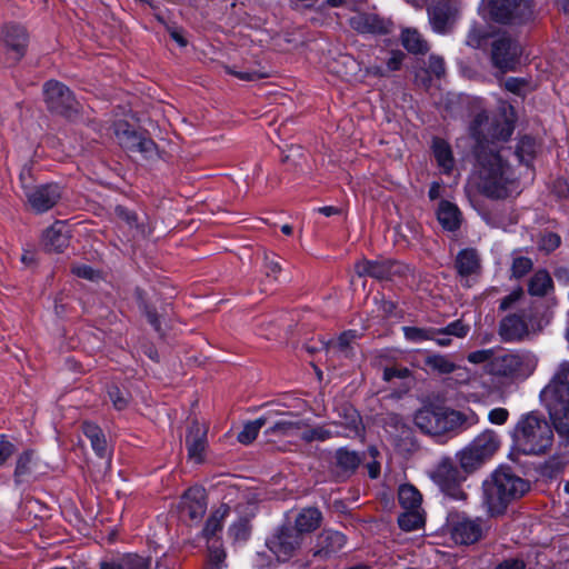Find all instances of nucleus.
<instances>
[{"mask_svg": "<svg viewBox=\"0 0 569 569\" xmlns=\"http://www.w3.org/2000/svg\"><path fill=\"white\" fill-rule=\"evenodd\" d=\"M400 528L405 531H413L421 528L425 523L421 510H405L398 518Z\"/></svg>", "mask_w": 569, "mask_h": 569, "instance_id": "41", "label": "nucleus"}, {"mask_svg": "<svg viewBox=\"0 0 569 569\" xmlns=\"http://www.w3.org/2000/svg\"><path fill=\"white\" fill-rule=\"evenodd\" d=\"M321 519V512L317 508H306L298 513L295 527L291 528L303 538V533L311 532L320 526Z\"/></svg>", "mask_w": 569, "mask_h": 569, "instance_id": "28", "label": "nucleus"}, {"mask_svg": "<svg viewBox=\"0 0 569 569\" xmlns=\"http://www.w3.org/2000/svg\"><path fill=\"white\" fill-rule=\"evenodd\" d=\"M14 452V446L8 440H0V466Z\"/></svg>", "mask_w": 569, "mask_h": 569, "instance_id": "62", "label": "nucleus"}, {"mask_svg": "<svg viewBox=\"0 0 569 569\" xmlns=\"http://www.w3.org/2000/svg\"><path fill=\"white\" fill-rule=\"evenodd\" d=\"M429 71L436 77H441L445 73V61L441 57L430 56L428 62Z\"/></svg>", "mask_w": 569, "mask_h": 569, "instance_id": "54", "label": "nucleus"}, {"mask_svg": "<svg viewBox=\"0 0 569 569\" xmlns=\"http://www.w3.org/2000/svg\"><path fill=\"white\" fill-rule=\"evenodd\" d=\"M361 457L356 451L340 448L336 451L337 466L346 473H352L359 467Z\"/></svg>", "mask_w": 569, "mask_h": 569, "instance_id": "36", "label": "nucleus"}, {"mask_svg": "<svg viewBox=\"0 0 569 569\" xmlns=\"http://www.w3.org/2000/svg\"><path fill=\"white\" fill-rule=\"evenodd\" d=\"M409 376H410V370L408 368H405V367H401V368L390 367V368H386L383 370V380L385 381H390L393 378L403 379V378H407Z\"/></svg>", "mask_w": 569, "mask_h": 569, "instance_id": "53", "label": "nucleus"}, {"mask_svg": "<svg viewBox=\"0 0 569 569\" xmlns=\"http://www.w3.org/2000/svg\"><path fill=\"white\" fill-rule=\"evenodd\" d=\"M350 26L359 33L385 34L389 23L373 13H357L350 18Z\"/></svg>", "mask_w": 569, "mask_h": 569, "instance_id": "25", "label": "nucleus"}, {"mask_svg": "<svg viewBox=\"0 0 569 569\" xmlns=\"http://www.w3.org/2000/svg\"><path fill=\"white\" fill-rule=\"evenodd\" d=\"M515 440L526 455L543 453L552 445V428L543 417L529 413L517 423Z\"/></svg>", "mask_w": 569, "mask_h": 569, "instance_id": "5", "label": "nucleus"}, {"mask_svg": "<svg viewBox=\"0 0 569 569\" xmlns=\"http://www.w3.org/2000/svg\"><path fill=\"white\" fill-rule=\"evenodd\" d=\"M402 46L413 54H425L429 51V44L423 36L412 28H407L401 32Z\"/></svg>", "mask_w": 569, "mask_h": 569, "instance_id": "31", "label": "nucleus"}, {"mask_svg": "<svg viewBox=\"0 0 569 569\" xmlns=\"http://www.w3.org/2000/svg\"><path fill=\"white\" fill-rule=\"evenodd\" d=\"M391 423L396 430L395 435L391 433L396 449L401 455H409L416 451L418 445L415 440L412 430L396 415L389 417L388 426Z\"/></svg>", "mask_w": 569, "mask_h": 569, "instance_id": "21", "label": "nucleus"}, {"mask_svg": "<svg viewBox=\"0 0 569 569\" xmlns=\"http://www.w3.org/2000/svg\"><path fill=\"white\" fill-rule=\"evenodd\" d=\"M521 296V292L520 291H515V292H511L510 295H508L507 297H505L502 300H501V303H500V309L501 310H507L508 308L511 307V305L513 302H516Z\"/></svg>", "mask_w": 569, "mask_h": 569, "instance_id": "64", "label": "nucleus"}, {"mask_svg": "<svg viewBox=\"0 0 569 569\" xmlns=\"http://www.w3.org/2000/svg\"><path fill=\"white\" fill-rule=\"evenodd\" d=\"M532 267L531 260L525 257H518L512 262V274L517 278L525 276Z\"/></svg>", "mask_w": 569, "mask_h": 569, "instance_id": "52", "label": "nucleus"}, {"mask_svg": "<svg viewBox=\"0 0 569 569\" xmlns=\"http://www.w3.org/2000/svg\"><path fill=\"white\" fill-rule=\"evenodd\" d=\"M483 39L485 37L482 32L477 28H472L466 38V44L471 48H480L482 46Z\"/></svg>", "mask_w": 569, "mask_h": 569, "instance_id": "57", "label": "nucleus"}, {"mask_svg": "<svg viewBox=\"0 0 569 569\" xmlns=\"http://www.w3.org/2000/svg\"><path fill=\"white\" fill-rule=\"evenodd\" d=\"M429 23L433 32L439 34L449 33L453 27V12L446 3H437L427 9Z\"/></svg>", "mask_w": 569, "mask_h": 569, "instance_id": "23", "label": "nucleus"}, {"mask_svg": "<svg viewBox=\"0 0 569 569\" xmlns=\"http://www.w3.org/2000/svg\"><path fill=\"white\" fill-rule=\"evenodd\" d=\"M513 132V126L512 123L507 120L502 119L501 121H498L492 131L490 132V136L495 140L499 141H506Z\"/></svg>", "mask_w": 569, "mask_h": 569, "instance_id": "46", "label": "nucleus"}, {"mask_svg": "<svg viewBox=\"0 0 569 569\" xmlns=\"http://www.w3.org/2000/svg\"><path fill=\"white\" fill-rule=\"evenodd\" d=\"M181 508L191 520H200L207 510L204 489L201 487L188 489L181 498Z\"/></svg>", "mask_w": 569, "mask_h": 569, "instance_id": "22", "label": "nucleus"}, {"mask_svg": "<svg viewBox=\"0 0 569 569\" xmlns=\"http://www.w3.org/2000/svg\"><path fill=\"white\" fill-rule=\"evenodd\" d=\"M413 421L423 433L441 436L470 428L478 423L479 417L470 409L459 411L442 407H423L416 412Z\"/></svg>", "mask_w": 569, "mask_h": 569, "instance_id": "3", "label": "nucleus"}, {"mask_svg": "<svg viewBox=\"0 0 569 569\" xmlns=\"http://www.w3.org/2000/svg\"><path fill=\"white\" fill-rule=\"evenodd\" d=\"M116 214L120 220L124 221L129 227H134L137 224V216L124 207L118 206L116 208Z\"/></svg>", "mask_w": 569, "mask_h": 569, "instance_id": "59", "label": "nucleus"}, {"mask_svg": "<svg viewBox=\"0 0 569 569\" xmlns=\"http://www.w3.org/2000/svg\"><path fill=\"white\" fill-rule=\"evenodd\" d=\"M478 191L491 199H503L516 190V179L510 166L499 152L480 148L471 177Z\"/></svg>", "mask_w": 569, "mask_h": 569, "instance_id": "1", "label": "nucleus"}, {"mask_svg": "<svg viewBox=\"0 0 569 569\" xmlns=\"http://www.w3.org/2000/svg\"><path fill=\"white\" fill-rule=\"evenodd\" d=\"M456 268L461 277H468L476 273L480 268L479 257L476 250H461L456 259Z\"/></svg>", "mask_w": 569, "mask_h": 569, "instance_id": "32", "label": "nucleus"}, {"mask_svg": "<svg viewBox=\"0 0 569 569\" xmlns=\"http://www.w3.org/2000/svg\"><path fill=\"white\" fill-rule=\"evenodd\" d=\"M500 438L493 430L486 429L479 433L457 457L460 468L466 473L473 472L482 463L492 458L500 447Z\"/></svg>", "mask_w": 569, "mask_h": 569, "instance_id": "6", "label": "nucleus"}, {"mask_svg": "<svg viewBox=\"0 0 569 569\" xmlns=\"http://www.w3.org/2000/svg\"><path fill=\"white\" fill-rule=\"evenodd\" d=\"M264 268L268 277L277 278V274L280 272L281 267L278 261L273 258H270L268 254L264 256Z\"/></svg>", "mask_w": 569, "mask_h": 569, "instance_id": "60", "label": "nucleus"}, {"mask_svg": "<svg viewBox=\"0 0 569 569\" xmlns=\"http://www.w3.org/2000/svg\"><path fill=\"white\" fill-rule=\"evenodd\" d=\"M43 96L48 108L56 113L71 118L80 110V104L63 83L50 80L43 84Z\"/></svg>", "mask_w": 569, "mask_h": 569, "instance_id": "10", "label": "nucleus"}, {"mask_svg": "<svg viewBox=\"0 0 569 569\" xmlns=\"http://www.w3.org/2000/svg\"><path fill=\"white\" fill-rule=\"evenodd\" d=\"M121 569H150V560L138 555H127L119 559Z\"/></svg>", "mask_w": 569, "mask_h": 569, "instance_id": "45", "label": "nucleus"}, {"mask_svg": "<svg viewBox=\"0 0 569 569\" xmlns=\"http://www.w3.org/2000/svg\"><path fill=\"white\" fill-rule=\"evenodd\" d=\"M226 70H227L228 73L237 77L238 79H240L242 81H254V80L262 79V78L267 77L266 72H261V71H258V70L241 71V70H236V69L230 68V67H227Z\"/></svg>", "mask_w": 569, "mask_h": 569, "instance_id": "50", "label": "nucleus"}, {"mask_svg": "<svg viewBox=\"0 0 569 569\" xmlns=\"http://www.w3.org/2000/svg\"><path fill=\"white\" fill-rule=\"evenodd\" d=\"M490 17L500 23L521 24L533 18L531 0H487Z\"/></svg>", "mask_w": 569, "mask_h": 569, "instance_id": "8", "label": "nucleus"}, {"mask_svg": "<svg viewBox=\"0 0 569 569\" xmlns=\"http://www.w3.org/2000/svg\"><path fill=\"white\" fill-rule=\"evenodd\" d=\"M521 53L519 42L509 36H499L491 43L492 64L503 72L516 69Z\"/></svg>", "mask_w": 569, "mask_h": 569, "instance_id": "13", "label": "nucleus"}, {"mask_svg": "<svg viewBox=\"0 0 569 569\" xmlns=\"http://www.w3.org/2000/svg\"><path fill=\"white\" fill-rule=\"evenodd\" d=\"M496 569H525V562L519 559H508L497 566Z\"/></svg>", "mask_w": 569, "mask_h": 569, "instance_id": "63", "label": "nucleus"}, {"mask_svg": "<svg viewBox=\"0 0 569 569\" xmlns=\"http://www.w3.org/2000/svg\"><path fill=\"white\" fill-rule=\"evenodd\" d=\"M72 272L77 277L88 279V280H96L99 278L98 272L94 271L91 267H89L87 264L74 266L72 268Z\"/></svg>", "mask_w": 569, "mask_h": 569, "instance_id": "56", "label": "nucleus"}, {"mask_svg": "<svg viewBox=\"0 0 569 569\" xmlns=\"http://www.w3.org/2000/svg\"><path fill=\"white\" fill-rule=\"evenodd\" d=\"M82 431L84 436L90 440L91 447L100 458H108L109 450L107 440L101 429L91 422H83Z\"/></svg>", "mask_w": 569, "mask_h": 569, "instance_id": "29", "label": "nucleus"}, {"mask_svg": "<svg viewBox=\"0 0 569 569\" xmlns=\"http://www.w3.org/2000/svg\"><path fill=\"white\" fill-rule=\"evenodd\" d=\"M346 545V537L336 530H323L317 536L311 555L318 560H328L337 555Z\"/></svg>", "mask_w": 569, "mask_h": 569, "instance_id": "16", "label": "nucleus"}, {"mask_svg": "<svg viewBox=\"0 0 569 569\" xmlns=\"http://www.w3.org/2000/svg\"><path fill=\"white\" fill-rule=\"evenodd\" d=\"M302 537L291 527H282L269 541L268 548L279 561H287L301 547Z\"/></svg>", "mask_w": 569, "mask_h": 569, "instance_id": "15", "label": "nucleus"}, {"mask_svg": "<svg viewBox=\"0 0 569 569\" xmlns=\"http://www.w3.org/2000/svg\"><path fill=\"white\" fill-rule=\"evenodd\" d=\"M270 418L267 416L259 417L253 421L247 422L242 430L238 433V441L242 445L251 443L258 436L260 429L269 422Z\"/></svg>", "mask_w": 569, "mask_h": 569, "instance_id": "37", "label": "nucleus"}, {"mask_svg": "<svg viewBox=\"0 0 569 569\" xmlns=\"http://www.w3.org/2000/svg\"><path fill=\"white\" fill-rule=\"evenodd\" d=\"M425 365L440 375L451 373L457 368V366L447 356L443 355L428 356L425 359Z\"/></svg>", "mask_w": 569, "mask_h": 569, "instance_id": "42", "label": "nucleus"}, {"mask_svg": "<svg viewBox=\"0 0 569 569\" xmlns=\"http://www.w3.org/2000/svg\"><path fill=\"white\" fill-rule=\"evenodd\" d=\"M429 476L449 498L453 500L466 499V492L461 488V482L465 481L466 476L455 466L451 458H441L430 470Z\"/></svg>", "mask_w": 569, "mask_h": 569, "instance_id": "9", "label": "nucleus"}, {"mask_svg": "<svg viewBox=\"0 0 569 569\" xmlns=\"http://www.w3.org/2000/svg\"><path fill=\"white\" fill-rule=\"evenodd\" d=\"M526 84H527V81L525 79L515 78V77H510L505 81V88L508 91H510L512 93H517V94L521 93V91L523 90Z\"/></svg>", "mask_w": 569, "mask_h": 569, "instance_id": "58", "label": "nucleus"}, {"mask_svg": "<svg viewBox=\"0 0 569 569\" xmlns=\"http://www.w3.org/2000/svg\"><path fill=\"white\" fill-rule=\"evenodd\" d=\"M339 420L338 429L341 431L340 437H357L363 431L362 419L358 411L349 405H345L338 410Z\"/></svg>", "mask_w": 569, "mask_h": 569, "instance_id": "24", "label": "nucleus"}, {"mask_svg": "<svg viewBox=\"0 0 569 569\" xmlns=\"http://www.w3.org/2000/svg\"><path fill=\"white\" fill-rule=\"evenodd\" d=\"M340 436L341 431L338 429V422H329L323 426H317L315 428L303 430L300 433V438L306 442L326 441Z\"/></svg>", "mask_w": 569, "mask_h": 569, "instance_id": "30", "label": "nucleus"}, {"mask_svg": "<svg viewBox=\"0 0 569 569\" xmlns=\"http://www.w3.org/2000/svg\"><path fill=\"white\" fill-rule=\"evenodd\" d=\"M542 397L555 429L569 445V363L560 366L553 379L543 389Z\"/></svg>", "mask_w": 569, "mask_h": 569, "instance_id": "4", "label": "nucleus"}, {"mask_svg": "<svg viewBox=\"0 0 569 569\" xmlns=\"http://www.w3.org/2000/svg\"><path fill=\"white\" fill-rule=\"evenodd\" d=\"M552 287V279L545 270L537 271L529 282V292L532 296H545Z\"/></svg>", "mask_w": 569, "mask_h": 569, "instance_id": "39", "label": "nucleus"}, {"mask_svg": "<svg viewBox=\"0 0 569 569\" xmlns=\"http://www.w3.org/2000/svg\"><path fill=\"white\" fill-rule=\"evenodd\" d=\"M228 513L227 507H221L216 510L207 520L203 528V536L210 540L217 536L222 529V521Z\"/></svg>", "mask_w": 569, "mask_h": 569, "instance_id": "40", "label": "nucleus"}, {"mask_svg": "<svg viewBox=\"0 0 569 569\" xmlns=\"http://www.w3.org/2000/svg\"><path fill=\"white\" fill-rule=\"evenodd\" d=\"M303 426L302 421L281 419L276 421L264 432L267 436H295Z\"/></svg>", "mask_w": 569, "mask_h": 569, "instance_id": "38", "label": "nucleus"}, {"mask_svg": "<svg viewBox=\"0 0 569 569\" xmlns=\"http://www.w3.org/2000/svg\"><path fill=\"white\" fill-rule=\"evenodd\" d=\"M40 472L41 465L32 451H26L18 458L14 471L17 481H24L29 477Z\"/></svg>", "mask_w": 569, "mask_h": 569, "instance_id": "27", "label": "nucleus"}, {"mask_svg": "<svg viewBox=\"0 0 569 569\" xmlns=\"http://www.w3.org/2000/svg\"><path fill=\"white\" fill-rule=\"evenodd\" d=\"M432 150L439 167L448 173L453 167V158L449 144L442 139H435Z\"/></svg>", "mask_w": 569, "mask_h": 569, "instance_id": "35", "label": "nucleus"}, {"mask_svg": "<svg viewBox=\"0 0 569 569\" xmlns=\"http://www.w3.org/2000/svg\"><path fill=\"white\" fill-rule=\"evenodd\" d=\"M405 58L401 51H393L387 61V71H396L400 68Z\"/></svg>", "mask_w": 569, "mask_h": 569, "instance_id": "61", "label": "nucleus"}, {"mask_svg": "<svg viewBox=\"0 0 569 569\" xmlns=\"http://www.w3.org/2000/svg\"><path fill=\"white\" fill-rule=\"evenodd\" d=\"M108 397L117 410H122L128 406V402H129L128 393L120 390V388L117 386L109 387Z\"/></svg>", "mask_w": 569, "mask_h": 569, "instance_id": "47", "label": "nucleus"}, {"mask_svg": "<svg viewBox=\"0 0 569 569\" xmlns=\"http://www.w3.org/2000/svg\"><path fill=\"white\" fill-rule=\"evenodd\" d=\"M489 366L495 376L525 379L535 371L537 358L529 351H507L496 355Z\"/></svg>", "mask_w": 569, "mask_h": 569, "instance_id": "7", "label": "nucleus"}, {"mask_svg": "<svg viewBox=\"0 0 569 569\" xmlns=\"http://www.w3.org/2000/svg\"><path fill=\"white\" fill-rule=\"evenodd\" d=\"M496 355L492 349H482V350H477V351L470 352L468 355L467 359L471 363L480 365V363H485L488 361L491 362V360Z\"/></svg>", "mask_w": 569, "mask_h": 569, "instance_id": "51", "label": "nucleus"}, {"mask_svg": "<svg viewBox=\"0 0 569 569\" xmlns=\"http://www.w3.org/2000/svg\"><path fill=\"white\" fill-rule=\"evenodd\" d=\"M28 202L37 212L50 210L61 198L60 187L56 183H48L30 189L26 192Z\"/></svg>", "mask_w": 569, "mask_h": 569, "instance_id": "18", "label": "nucleus"}, {"mask_svg": "<svg viewBox=\"0 0 569 569\" xmlns=\"http://www.w3.org/2000/svg\"><path fill=\"white\" fill-rule=\"evenodd\" d=\"M437 216L440 224L449 231H453L460 226L459 209L448 201L440 202Z\"/></svg>", "mask_w": 569, "mask_h": 569, "instance_id": "33", "label": "nucleus"}, {"mask_svg": "<svg viewBox=\"0 0 569 569\" xmlns=\"http://www.w3.org/2000/svg\"><path fill=\"white\" fill-rule=\"evenodd\" d=\"M28 36L20 26H7L0 40V61L11 66L18 62L26 52Z\"/></svg>", "mask_w": 569, "mask_h": 569, "instance_id": "12", "label": "nucleus"}, {"mask_svg": "<svg viewBox=\"0 0 569 569\" xmlns=\"http://www.w3.org/2000/svg\"><path fill=\"white\" fill-rule=\"evenodd\" d=\"M358 335L355 330H348L342 332L338 340L332 345V348L341 352L343 357L348 358L351 356V342L357 339Z\"/></svg>", "mask_w": 569, "mask_h": 569, "instance_id": "43", "label": "nucleus"}, {"mask_svg": "<svg viewBox=\"0 0 569 569\" xmlns=\"http://www.w3.org/2000/svg\"><path fill=\"white\" fill-rule=\"evenodd\" d=\"M398 498L405 510H421V493L412 485L400 486Z\"/></svg>", "mask_w": 569, "mask_h": 569, "instance_id": "34", "label": "nucleus"}, {"mask_svg": "<svg viewBox=\"0 0 569 569\" xmlns=\"http://www.w3.org/2000/svg\"><path fill=\"white\" fill-rule=\"evenodd\" d=\"M560 237L557 233L548 232L540 237L538 247L540 250L551 252L560 246Z\"/></svg>", "mask_w": 569, "mask_h": 569, "instance_id": "49", "label": "nucleus"}, {"mask_svg": "<svg viewBox=\"0 0 569 569\" xmlns=\"http://www.w3.org/2000/svg\"><path fill=\"white\" fill-rule=\"evenodd\" d=\"M403 332L405 337L412 342L430 340L432 338V333H436L435 329L423 330L416 327H405Z\"/></svg>", "mask_w": 569, "mask_h": 569, "instance_id": "48", "label": "nucleus"}, {"mask_svg": "<svg viewBox=\"0 0 569 569\" xmlns=\"http://www.w3.org/2000/svg\"><path fill=\"white\" fill-rule=\"evenodd\" d=\"M43 246L49 251L60 252L69 243L68 228L64 222L57 221L43 234Z\"/></svg>", "mask_w": 569, "mask_h": 569, "instance_id": "26", "label": "nucleus"}, {"mask_svg": "<svg viewBox=\"0 0 569 569\" xmlns=\"http://www.w3.org/2000/svg\"><path fill=\"white\" fill-rule=\"evenodd\" d=\"M114 134L119 144L129 152H138L147 160H156L160 157L154 141L130 130L127 123H117Z\"/></svg>", "mask_w": 569, "mask_h": 569, "instance_id": "11", "label": "nucleus"}, {"mask_svg": "<svg viewBox=\"0 0 569 569\" xmlns=\"http://www.w3.org/2000/svg\"><path fill=\"white\" fill-rule=\"evenodd\" d=\"M529 333L523 316L513 313L505 317L499 325V335L505 342H517Z\"/></svg>", "mask_w": 569, "mask_h": 569, "instance_id": "20", "label": "nucleus"}, {"mask_svg": "<svg viewBox=\"0 0 569 569\" xmlns=\"http://www.w3.org/2000/svg\"><path fill=\"white\" fill-rule=\"evenodd\" d=\"M509 412L506 408H493L488 413V419L493 425H503L508 420Z\"/></svg>", "mask_w": 569, "mask_h": 569, "instance_id": "55", "label": "nucleus"}, {"mask_svg": "<svg viewBox=\"0 0 569 569\" xmlns=\"http://www.w3.org/2000/svg\"><path fill=\"white\" fill-rule=\"evenodd\" d=\"M186 446L189 459L196 463L202 462L207 447V427L193 421L188 430Z\"/></svg>", "mask_w": 569, "mask_h": 569, "instance_id": "19", "label": "nucleus"}, {"mask_svg": "<svg viewBox=\"0 0 569 569\" xmlns=\"http://www.w3.org/2000/svg\"><path fill=\"white\" fill-rule=\"evenodd\" d=\"M486 522L480 518H460L452 527V539L460 545H471L479 541L485 531Z\"/></svg>", "mask_w": 569, "mask_h": 569, "instance_id": "17", "label": "nucleus"}, {"mask_svg": "<svg viewBox=\"0 0 569 569\" xmlns=\"http://www.w3.org/2000/svg\"><path fill=\"white\" fill-rule=\"evenodd\" d=\"M470 330L468 325H465L461 320L450 322L442 329H435L437 335L440 336H455L457 338H465Z\"/></svg>", "mask_w": 569, "mask_h": 569, "instance_id": "44", "label": "nucleus"}, {"mask_svg": "<svg viewBox=\"0 0 569 569\" xmlns=\"http://www.w3.org/2000/svg\"><path fill=\"white\" fill-rule=\"evenodd\" d=\"M529 488V482L517 476L511 468L499 467L482 482L483 506L490 516H500L509 503L525 496Z\"/></svg>", "mask_w": 569, "mask_h": 569, "instance_id": "2", "label": "nucleus"}, {"mask_svg": "<svg viewBox=\"0 0 569 569\" xmlns=\"http://www.w3.org/2000/svg\"><path fill=\"white\" fill-rule=\"evenodd\" d=\"M359 277L369 276L378 280H391L396 276H403L409 270L407 266L393 260H361L355 266Z\"/></svg>", "mask_w": 569, "mask_h": 569, "instance_id": "14", "label": "nucleus"}]
</instances>
